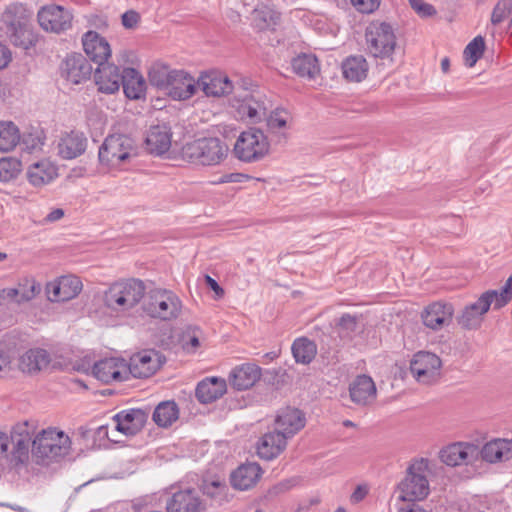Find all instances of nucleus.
I'll return each mask as SVG.
<instances>
[{
  "label": "nucleus",
  "instance_id": "1",
  "mask_svg": "<svg viewBox=\"0 0 512 512\" xmlns=\"http://www.w3.org/2000/svg\"><path fill=\"white\" fill-rule=\"evenodd\" d=\"M512 298V275L507 279L500 291L488 290L484 292L474 303L466 305L457 316L458 324L465 330L478 329L484 315L488 312L492 303L494 308L505 306Z\"/></svg>",
  "mask_w": 512,
  "mask_h": 512
},
{
  "label": "nucleus",
  "instance_id": "2",
  "mask_svg": "<svg viewBox=\"0 0 512 512\" xmlns=\"http://www.w3.org/2000/svg\"><path fill=\"white\" fill-rule=\"evenodd\" d=\"M428 470L429 460L426 458L414 459L410 462L404 479L398 484V498L401 501L417 502L429 495Z\"/></svg>",
  "mask_w": 512,
  "mask_h": 512
},
{
  "label": "nucleus",
  "instance_id": "3",
  "mask_svg": "<svg viewBox=\"0 0 512 512\" xmlns=\"http://www.w3.org/2000/svg\"><path fill=\"white\" fill-rule=\"evenodd\" d=\"M228 145L217 137H203L186 143L182 154L190 163L202 166L220 164L228 155Z\"/></svg>",
  "mask_w": 512,
  "mask_h": 512
},
{
  "label": "nucleus",
  "instance_id": "4",
  "mask_svg": "<svg viewBox=\"0 0 512 512\" xmlns=\"http://www.w3.org/2000/svg\"><path fill=\"white\" fill-rule=\"evenodd\" d=\"M145 285L141 280L128 279L113 283L104 294L105 305L117 312L134 308L144 297Z\"/></svg>",
  "mask_w": 512,
  "mask_h": 512
},
{
  "label": "nucleus",
  "instance_id": "5",
  "mask_svg": "<svg viewBox=\"0 0 512 512\" xmlns=\"http://www.w3.org/2000/svg\"><path fill=\"white\" fill-rule=\"evenodd\" d=\"M98 155L102 164L117 168L136 157L137 147L131 137L124 134H113L106 137Z\"/></svg>",
  "mask_w": 512,
  "mask_h": 512
},
{
  "label": "nucleus",
  "instance_id": "6",
  "mask_svg": "<svg viewBox=\"0 0 512 512\" xmlns=\"http://www.w3.org/2000/svg\"><path fill=\"white\" fill-rule=\"evenodd\" d=\"M70 438L55 428L42 430L32 441V452L42 461H53L64 457L70 449Z\"/></svg>",
  "mask_w": 512,
  "mask_h": 512
},
{
  "label": "nucleus",
  "instance_id": "7",
  "mask_svg": "<svg viewBox=\"0 0 512 512\" xmlns=\"http://www.w3.org/2000/svg\"><path fill=\"white\" fill-rule=\"evenodd\" d=\"M270 149L266 135L259 129L251 128L238 136L233 153L235 157L245 163H253L263 159Z\"/></svg>",
  "mask_w": 512,
  "mask_h": 512
},
{
  "label": "nucleus",
  "instance_id": "8",
  "mask_svg": "<svg viewBox=\"0 0 512 512\" xmlns=\"http://www.w3.org/2000/svg\"><path fill=\"white\" fill-rule=\"evenodd\" d=\"M143 309L149 316L167 321L180 315L182 302L171 290L154 289L149 292Z\"/></svg>",
  "mask_w": 512,
  "mask_h": 512
},
{
  "label": "nucleus",
  "instance_id": "9",
  "mask_svg": "<svg viewBox=\"0 0 512 512\" xmlns=\"http://www.w3.org/2000/svg\"><path fill=\"white\" fill-rule=\"evenodd\" d=\"M369 53L375 58H389L396 47V36L390 24L373 21L365 30Z\"/></svg>",
  "mask_w": 512,
  "mask_h": 512
},
{
  "label": "nucleus",
  "instance_id": "10",
  "mask_svg": "<svg viewBox=\"0 0 512 512\" xmlns=\"http://www.w3.org/2000/svg\"><path fill=\"white\" fill-rule=\"evenodd\" d=\"M210 503L194 487L180 488L166 500L167 512H208Z\"/></svg>",
  "mask_w": 512,
  "mask_h": 512
},
{
  "label": "nucleus",
  "instance_id": "11",
  "mask_svg": "<svg viewBox=\"0 0 512 512\" xmlns=\"http://www.w3.org/2000/svg\"><path fill=\"white\" fill-rule=\"evenodd\" d=\"M40 27L52 33H61L71 28L73 15L67 8L55 4L42 7L37 14Z\"/></svg>",
  "mask_w": 512,
  "mask_h": 512
},
{
  "label": "nucleus",
  "instance_id": "12",
  "mask_svg": "<svg viewBox=\"0 0 512 512\" xmlns=\"http://www.w3.org/2000/svg\"><path fill=\"white\" fill-rule=\"evenodd\" d=\"M441 360L433 353L420 351L410 362V371L413 377L423 384H431L440 374Z\"/></svg>",
  "mask_w": 512,
  "mask_h": 512
},
{
  "label": "nucleus",
  "instance_id": "13",
  "mask_svg": "<svg viewBox=\"0 0 512 512\" xmlns=\"http://www.w3.org/2000/svg\"><path fill=\"white\" fill-rule=\"evenodd\" d=\"M83 284L75 275H65L46 284L45 291L51 302H65L77 297Z\"/></svg>",
  "mask_w": 512,
  "mask_h": 512
},
{
  "label": "nucleus",
  "instance_id": "14",
  "mask_svg": "<svg viewBox=\"0 0 512 512\" xmlns=\"http://www.w3.org/2000/svg\"><path fill=\"white\" fill-rule=\"evenodd\" d=\"M93 68L89 60L80 53L68 55L61 63V76L69 83L77 85L90 79Z\"/></svg>",
  "mask_w": 512,
  "mask_h": 512
},
{
  "label": "nucleus",
  "instance_id": "15",
  "mask_svg": "<svg viewBox=\"0 0 512 512\" xmlns=\"http://www.w3.org/2000/svg\"><path fill=\"white\" fill-rule=\"evenodd\" d=\"M478 456V446L466 442L449 444L439 452L440 460L451 467L471 464Z\"/></svg>",
  "mask_w": 512,
  "mask_h": 512
},
{
  "label": "nucleus",
  "instance_id": "16",
  "mask_svg": "<svg viewBox=\"0 0 512 512\" xmlns=\"http://www.w3.org/2000/svg\"><path fill=\"white\" fill-rule=\"evenodd\" d=\"M162 365L161 355L155 350H143L134 354L127 363V374L135 378H148Z\"/></svg>",
  "mask_w": 512,
  "mask_h": 512
},
{
  "label": "nucleus",
  "instance_id": "17",
  "mask_svg": "<svg viewBox=\"0 0 512 512\" xmlns=\"http://www.w3.org/2000/svg\"><path fill=\"white\" fill-rule=\"evenodd\" d=\"M81 40L84 52L90 61L98 66L108 64L107 61L112 55V50L105 37L96 31L89 30L83 34Z\"/></svg>",
  "mask_w": 512,
  "mask_h": 512
},
{
  "label": "nucleus",
  "instance_id": "18",
  "mask_svg": "<svg viewBox=\"0 0 512 512\" xmlns=\"http://www.w3.org/2000/svg\"><path fill=\"white\" fill-rule=\"evenodd\" d=\"M93 375L103 383L122 382L128 378L127 362L120 358H105L97 361L92 369Z\"/></svg>",
  "mask_w": 512,
  "mask_h": 512
},
{
  "label": "nucleus",
  "instance_id": "19",
  "mask_svg": "<svg viewBox=\"0 0 512 512\" xmlns=\"http://www.w3.org/2000/svg\"><path fill=\"white\" fill-rule=\"evenodd\" d=\"M206 96L221 97L232 92L233 85L229 77L219 71L203 73L196 84Z\"/></svg>",
  "mask_w": 512,
  "mask_h": 512
},
{
  "label": "nucleus",
  "instance_id": "20",
  "mask_svg": "<svg viewBox=\"0 0 512 512\" xmlns=\"http://www.w3.org/2000/svg\"><path fill=\"white\" fill-rule=\"evenodd\" d=\"M196 84L188 72L176 69L165 92L174 100H187L196 93Z\"/></svg>",
  "mask_w": 512,
  "mask_h": 512
},
{
  "label": "nucleus",
  "instance_id": "21",
  "mask_svg": "<svg viewBox=\"0 0 512 512\" xmlns=\"http://www.w3.org/2000/svg\"><path fill=\"white\" fill-rule=\"evenodd\" d=\"M287 438L276 429L262 435L257 441V454L261 459L273 460L278 457L287 446Z\"/></svg>",
  "mask_w": 512,
  "mask_h": 512
},
{
  "label": "nucleus",
  "instance_id": "22",
  "mask_svg": "<svg viewBox=\"0 0 512 512\" xmlns=\"http://www.w3.org/2000/svg\"><path fill=\"white\" fill-rule=\"evenodd\" d=\"M122 72L114 64L97 66L94 73V81L98 91L105 94H114L120 89Z\"/></svg>",
  "mask_w": 512,
  "mask_h": 512
},
{
  "label": "nucleus",
  "instance_id": "23",
  "mask_svg": "<svg viewBox=\"0 0 512 512\" xmlns=\"http://www.w3.org/2000/svg\"><path fill=\"white\" fill-rule=\"evenodd\" d=\"M113 421L117 431L132 436L143 428L147 414L142 409L123 410L114 415Z\"/></svg>",
  "mask_w": 512,
  "mask_h": 512
},
{
  "label": "nucleus",
  "instance_id": "24",
  "mask_svg": "<svg viewBox=\"0 0 512 512\" xmlns=\"http://www.w3.org/2000/svg\"><path fill=\"white\" fill-rule=\"evenodd\" d=\"M58 154L71 160L81 156L87 148V138L83 132L72 130L64 133L58 142Z\"/></svg>",
  "mask_w": 512,
  "mask_h": 512
},
{
  "label": "nucleus",
  "instance_id": "25",
  "mask_svg": "<svg viewBox=\"0 0 512 512\" xmlns=\"http://www.w3.org/2000/svg\"><path fill=\"white\" fill-rule=\"evenodd\" d=\"M453 313L454 309L451 304L434 302L426 307L422 313V320L428 328L438 330L451 322Z\"/></svg>",
  "mask_w": 512,
  "mask_h": 512
},
{
  "label": "nucleus",
  "instance_id": "26",
  "mask_svg": "<svg viewBox=\"0 0 512 512\" xmlns=\"http://www.w3.org/2000/svg\"><path fill=\"white\" fill-rule=\"evenodd\" d=\"M275 426L277 431L289 439L305 426V417L300 410L288 407L277 415Z\"/></svg>",
  "mask_w": 512,
  "mask_h": 512
},
{
  "label": "nucleus",
  "instance_id": "27",
  "mask_svg": "<svg viewBox=\"0 0 512 512\" xmlns=\"http://www.w3.org/2000/svg\"><path fill=\"white\" fill-rule=\"evenodd\" d=\"M57 175V167L46 158L31 163L26 172L28 182L34 187L51 183Z\"/></svg>",
  "mask_w": 512,
  "mask_h": 512
},
{
  "label": "nucleus",
  "instance_id": "28",
  "mask_svg": "<svg viewBox=\"0 0 512 512\" xmlns=\"http://www.w3.org/2000/svg\"><path fill=\"white\" fill-rule=\"evenodd\" d=\"M262 473V468L258 463L248 462L242 464L232 472L231 484L237 490H248L257 484Z\"/></svg>",
  "mask_w": 512,
  "mask_h": 512
},
{
  "label": "nucleus",
  "instance_id": "29",
  "mask_svg": "<svg viewBox=\"0 0 512 512\" xmlns=\"http://www.w3.org/2000/svg\"><path fill=\"white\" fill-rule=\"evenodd\" d=\"M479 455L483 461L491 464L510 460L512 458V440L493 439L479 449Z\"/></svg>",
  "mask_w": 512,
  "mask_h": 512
},
{
  "label": "nucleus",
  "instance_id": "30",
  "mask_svg": "<svg viewBox=\"0 0 512 512\" xmlns=\"http://www.w3.org/2000/svg\"><path fill=\"white\" fill-rule=\"evenodd\" d=\"M349 393L351 400L355 404L366 406L375 400L376 386L370 376L359 375L350 384Z\"/></svg>",
  "mask_w": 512,
  "mask_h": 512
},
{
  "label": "nucleus",
  "instance_id": "31",
  "mask_svg": "<svg viewBox=\"0 0 512 512\" xmlns=\"http://www.w3.org/2000/svg\"><path fill=\"white\" fill-rule=\"evenodd\" d=\"M227 390L226 381L220 377H209L200 381L195 395L200 403L209 404L221 398Z\"/></svg>",
  "mask_w": 512,
  "mask_h": 512
},
{
  "label": "nucleus",
  "instance_id": "32",
  "mask_svg": "<svg viewBox=\"0 0 512 512\" xmlns=\"http://www.w3.org/2000/svg\"><path fill=\"white\" fill-rule=\"evenodd\" d=\"M261 377V369L254 364H243L232 370L229 381L233 388L237 390H247L251 388Z\"/></svg>",
  "mask_w": 512,
  "mask_h": 512
},
{
  "label": "nucleus",
  "instance_id": "33",
  "mask_svg": "<svg viewBox=\"0 0 512 512\" xmlns=\"http://www.w3.org/2000/svg\"><path fill=\"white\" fill-rule=\"evenodd\" d=\"M146 146L151 154L166 153L171 146L170 128L165 124L151 126L146 137Z\"/></svg>",
  "mask_w": 512,
  "mask_h": 512
},
{
  "label": "nucleus",
  "instance_id": "34",
  "mask_svg": "<svg viewBox=\"0 0 512 512\" xmlns=\"http://www.w3.org/2000/svg\"><path fill=\"white\" fill-rule=\"evenodd\" d=\"M201 496L208 500L210 507L213 504L222 505L229 501L228 486L225 480L219 478L203 479L197 488Z\"/></svg>",
  "mask_w": 512,
  "mask_h": 512
},
{
  "label": "nucleus",
  "instance_id": "35",
  "mask_svg": "<svg viewBox=\"0 0 512 512\" xmlns=\"http://www.w3.org/2000/svg\"><path fill=\"white\" fill-rule=\"evenodd\" d=\"M121 86L129 99L137 100L145 96L146 82L134 68L123 69Z\"/></svg>",
  "mask_w": 512,
  "mask_h": 512
},
{
  "label": "nucleus",
  "instance_id": "36",
  "mask_svg": "<svg viewBox=\"0 0 512 512\" xmlns=\"http://www.w3.org/2000/svg\"><path fill=\"white\" fill-rule=\"evenodd\" d=\"M50 363V355L45 349H30L20 358L19 367L23 372L36 373L46 368Z\"/></svg>",
  "mask_w": 512,
  "mask_h": 512
},
{
  "label": "nucleus",
  "instance_id": "37",
  "mask_svg": "<svg viewBox=\"0 0 512 512\" xmlns=\"http://www.w3.org/2000/svg\"><path fill=\"white\" fill-rule=\"evenodd\" d=\"M238 112L253 123L260 122L267 116V107L261 97L246 96L238 106Z\"/></svg>",
  "mask_w": 512,
  "mask_h": 512
},
{
  "label": "nucleus",
  "instance_id": "38",
  "mask_svg": "<svg viewBox=\"0 0 512 512\" xmlns=\"http://www.w3.org/2000/svg\"><path fill=\"white\" fill-rule=\"evenodd\" d=\"M280 20L281 13L267 5L259 6L252 12V24L258 30L273 29Z\"/></svg>",
  "mask_w": 512,
  "mask_h": 512
},
{
  "label": "nucleus",
  "instance_id": "39",
  "mask_svg": "<svg viewBox=\"0 0 512 512\" xmlns=\"http://www.w3.org/2000/svg\"><path fill=\"white\" fill-rule=\"evenodd\" d=\"M10 442L13 444L12 454L15 460L23 463L28 458L31 436L27 426H20L13 430Z\"/></svg>",
  "mask_w": 512,
  "mask_h": 512
},
{
  "label": "nucleus",
  "instance_id": "40",
  "mask_svg": "<svg viewBox=\"0 0 512 512\" xmlns=\"http://www.w3.org/2000/svg\"><path fill=\"white\" fill-rule=\"evenodd\" d=\"M2 21L7 28V32L11 29L21 28L30 23V13L24 5L14 3L9 5L3 15Z\"/></svg>",
  "mask_w": 512,
  "mask_h": 512
},
{
  "label": "nucleus",
  "instance_id": "41",
  "mask_svg": "<svg viewBox=\"0 0 512 512\" xmlns=\"http://www.w3.org/2000/svg\"><path fill=\"white\" fill-rule=\"evenodd\" d=\"M367 72L368 64L363 56H351L342 63V73L348 81L360 82L366 78Z\"/></svg>",
  "mask_w": 512,
  "mask_h": 512
},
{
  "label": "nucleus",
  "instance_id": "42",
  "mask_svg": "<svg viewBox=\"0 0 512 512\" xmlns=\"http://www.w3.org/2000/svg\"><path fill=\"white\" fill-rule=\"evenodd\" d=\"M292 69L300 77L315 79L320 73L318 59L312 54H300L292 60Z\"/></svg>",
  "mask_w": 512,
  "mask_h": 512
},
{
  "label": "nucleus",
  "instance_id": "43",
  "mask_svg": "<svg viewBox=\"0 0 512 512\" xmlns=\"http://www.w3.org/2000/svg\"><path fill=\"white\" fill-rule=\"evenodd\" d=\"M10 42L23 50H28L38 42V34L34 31L31 23L21 28L11 29L7 32Z\"/></svg>",
  "mask_w": 512,
  "mask_h": 512
},
{
  "label": "nucleus",
  "instance_id": "44",
  "mask_svg": "<svg viewBox=\"0 0 512 512\" xmlns=\"http://www.w3.org/2000/svg\"><path fill=\"white\" fill-rule=\"evenodd\" d=\"M179 417V410L174 401H164L159 403L154 412L153 420L160 427L171 426Z\"/></svg>",
  "mask_w": 512,
  "mask_h": 512
},
{
  "label": "nucleus",
  "instance_id": "45",
  "mask_svg": "<svg viewBox=\"0 0 512 512\" xmlns=\"http://www.w3.org/2000/svg\"><path fill=\"white\" fill-rule=\"evenodd\" d=\"M175 70L176 69H172L164 63H154L148 73L150 84L160 90L166 91Z\"/></svg>",
  "mask_w": 512,
  "mask_h": 512
},
{
  "label": "nucleus",
  "instance_id": "46",
  "mask_svg": "<svg viewBox=\"0 0 512 512\" xmlns=\"http://www.w3.org/2000/svg\"><path fill=\"white\" fill-rule=\"evenodd\" d=\"M292 354L297 363L309 364L317 353L316 344L307 338L296 339L291 347Z\"/></svg>",
  "mask_w": 512,
  "mask_h": 512
},
{
  "label": "nucleus",
  "instance_id": "47",
  "mask_svg": "<svg viewBox=\"0 0 512 512\" xmlns=\"http://www.w3.org/2000/svg\"><path fill=\"white\" fill-rule=\"evenodd\" d=\"M20 134L13 122H0V151L8 152L16 147Z\"/></svg>",
  "mask_w": 512,
  "mask_h": 512
},
{
  "label": "nucleus",
  "instance_id": "48",
  "mask_svg": "<svg viewBox=\"0 0 512 512\" xmlns=\"http://www.w3.org/2000/svg\"><path fill=\"white\" fill-rule=\"evenodd\" d=\"M13 288L17 290V305L33 300L41 292L40 283L34 279H25Z\"/></svg>",
  "mask_w": 512,
  "mask_h": 512
},
{
  "label": "nucleus",
  "instance_id": "49",
  "mask_svg": "<svg viewBox=\"0 0 512 512\" xmlns=\"http://www.w3.org/2000/svg\"><path fill=\"white\" fill-rule=\"evenodd\" d=\"M485 49V41L482 36H476L465 48L464 58L468 67H473L482 57Z\"/></svg>",
  "mask_w": 512,
  "mask_h": 512
},
{
  "label": "nucleus",
  "instance_id": "50",
  "mask_svg": "<svg viewBox=\"0 0 512 512\" xmlns=\"http://www.w3.org/2000/svg\"><path fill=\"white\" fill-rule=\"evenodd\" d=\"M21 170V163L15 158L0 159V181L8 182L17 177Z\"/></svg>",
  "mask_w": 512,
  "mask_h": 512
},
{
  "label": "nucleus",
  "instance_id": "51",
  "mask_svg": "<svg viewBox=\"0 0 512 512\" xmlns=\"http://www.w3.org/2000/svg\"><path fill=\"white\" fill-rule=\"evenodd\" d=\"M342 338H351L358 326V317L348 313L343 314L337 323Z\"/></svg>",
  "mask_w": 512,
  "mask_h": 512
},
{
  "label": "nucleus",
  "instance_id": "52",
  "mask_svg": "<svg viewBox=\"0 0 512 512\" xmlns=\"http://www.w3.org/2000/svg\"><path fill=\"white\" fill-rule=\"evenodd\" d=\"M289 118L290 114L287 110L277 108L267 117V126L272 131L283 129L287 126Z\"/></svg>",
  "mask_w": 512,
  "mask_h": 512
},
{
  "label": "nucleus",
  "instance_id": "53",
  "mask_svg": "<svg viewBox=\"0 0 512 512\" xmlns=\"http://www.w3.org/2000/svg\"><path fill=\"white\" fill-rule=\"evenodd\" d=\"M512 13V0H500L494 7L491 15L493 25L503 22Z\"/></svg>",
  "mask_w": 512,
  "mask_h": 512
},
{
  "label": "nucleus",
  "instance_id": "54",
  "mask_svg": "<svg viewBox=\"0 0 512 512\" xmlns=\"http://www.w3.org/2000/svg\"><path fill=\"white\" fill-rule=\"evenodd\" d=\"M412 9L421 17H430L436 14L435 8L424 0H409Z\"/></svg>",
  "mask_w": 512,
  "mask_h": 512
},
{
  "label": "nucleus",
  "instance_id": "55",
  "mask_svg": "<svg viewBox=\"0 0 512 512\" xmlns=\"http://www.w3.org/2000/svg\"><path fill=\"white\" fill-rule=\"evenodd\" d=\"M352 5L357 11L365 14H370L376 11L381 3V0H350Z\"/></svg>",
  "mask_w": 512,
  "mask_h": 512
},
{
  "label": "nucleus",
  "instance_id": "56",
  "mask_svg": "<svg viewBox=\"0 0 512 512\" xmlns=\"http://www.w3.org/2000/svg\"><path fill=\"white\" fill-rule=\"evenodd\" d=\"M296 484L297 480L295 478L285 479L272 486L269 489L268 493L270 496H278L280 494L288 492Z\"/></svg>",
  "mask_w": 512,
  "mask_h": 512
},
{
  "label": "nucleus",
  "instance_id": "57",
  "mask_svg": "<svg viewBox=\"0 0 512 512\" xmlns=\"http://www.w3.org/2000/svg\"><path fill=\"white\" fill-rule=\"evenodd\" d=\"M193 334L183 335L182 338V346L187 352H194L200 345L199 337L197 332H199L198 328H193Z\"/></svg>",
  "mask_w": 512,
  "mask_h": 512
},
{
  "label": "nucleus",
  "instance_id": "58",
  "mask_svg": "<svg viewBox=\"0 0 512 512\" xmlns=\"http://www.w3.org/2000/svg\"><path fill=\"white\" fill-rule=\"evenodd\" d=\"M17 290L14 288H4L0 290V306H7L9 304H17Z\"/></svg>",
  "mask_w": 512,
  "mask_h": 512
},
{
  "label": "nucleus",
  "instance_id": "59",
  "mask_svg": "<svg viewBox=\"0 0 512 512\" xmlns=\"http://www.w3.org/2000/svg\"><path fill=\"white\" fill-rule=\"evenodd\" d=\"M140 20V16L136 11L129 10L122 15V25L125 28H134Z\"/></svg>",
  "mask_w": 512,
  "mask_h": 512
},
{
  "label": "nucleus",
  "instance_id": "60",
  "mask_svg": "<svg viewBox=\"0 0 512 512\" xmlns=\"http://www.w3.org/2000/svg\"><path fill=\"white\" fill-rule=\"evenodd\" d=\"M12 60L10 49L0 42V70L6 68Z\"/></svg>",
  "mask_w": 512,
  "mask_h": 512
},
{
  "label": "nucleus",
  "instance_id": "61",
  "mask_svg": "<svg viewBox=\"0 0 512 512\" xmlns=\"http://www.w3.org/2000/svg\"><path fill=\"white\" fill-rule=\"evenodd\" d=\"M205 282L207 286L215 292V298L220 299L224 296V290L223 288L218 284V282L213 279L209 275H205Z\"/></svg>",
  "mask_w": 512,
  "mask_h": 512
},
{
  "label": "nucleus",
  "instance_id": "62",
  "mask_svg": "<svg viewBox=\"0 0 512 512\" xmlns=\"http://www.w3.org/2000/svg\"><path fill=\"white\" fill-rule=\"evenodd\" d=\"M64 216V210L61 208H56L52 210L50 213L46 215L44 218V222L52 223L60 220Z\"/></svg>",
  "mask_w": 512,
  "mask_h": 512
},
{
  "label": "nucleus",
  "instance_id": "63",
  "mask_svg": "<svg viewBox=\"0 0 512 512\" xmlns=\"http://www.w3.org/2000/svg\"><path fill=\"white\" fill-rule=\"evenodd\" d=\"M23 141L26 144L27 148L32 150L38 149L43 145L39 137H33L32 135L24 137Z\"/></svg>",
  "mask_w": 512,
  "mask_h": 512
},
{
  "label": "nucleus",
  "instance_id": "64",
  "mask_svg": "<svg viewBox=\"0 0 512 512\" xmlns=\"http://www.w3.org/2000/svg\"><path fill=\"white\" fill-rule=\"evenodd\" d=\"M399 512H426L416 502H406L402 507L399 508Z\"/></svg>",
  "mask_w": 512,
  "mask_h": 512
}]
</instances>
